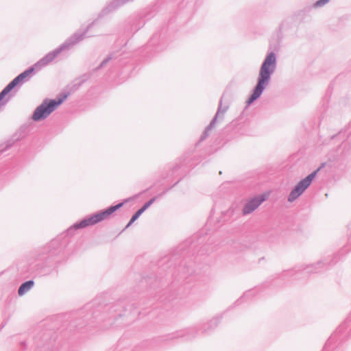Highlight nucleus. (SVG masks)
Wrapping results in <instances>:
<instances>
[{
	"instance_id": "1",
	"label": "nucleus",
	"mask_w": 351,
	"mask_h": 351,
	"mask_svg": "<svg viewBox=\"0 0 351 351\" xmlns=\"http://www.w3.org/2000/svg\"><path fill=\"white\" fill-rule=\"evenodd\" d=\"M276 66V57L274 53H270L263 62L259 72L258 84L253 94L249 98L247 104H250L262 94L266 84H267L270 75L273 73Z\"/></svg>"
},
{
	"instance_id": "2",
	"label": "nucleus",
	"mask_w": 351,
	"mask_h": 351,
	"mask_svg": "<svg viewBox=\"0 0 351 351\" xmlns=\"http://www.w3.org/2000/svg\"><path fill=\"white\" fill-rule=\"evenodd\" d=\"M67 95H65L62 97L56 99L45 100L34 111L32 119L34 121H40L45 119L53 111H54L62 102L66 99Z\"/></svg>"
},
{
	"instance_id": "3",
	"label": "nucleus",
	"mask_w": 351,
	"mask_h": 351,
	"mask_svg": "<svg viewBox=\"0 0 351 351\" xmlns=\"http://www.w3.org/2000/svg\"><path fill=\"white\" fill-rule=\"evenodd\" d=\"M316 173L317 171L311 173L295 186V187L291 191V192L289 194V196L288 197L289 202H291L294 201L305 191V189L311 183L313 179L316 175Z\"/></svg>"
},
{
	"instance_id": "4",
	"label": "nucleus",
	"mask_w": 351,
	"mask_h": 351,
	"mask_svg": "<svg viewBox=\"0 0 351 351\" xmlns=\"http://www.w3.org/2000/svg\"><path fill=\"white\" fill-rule=\"evenodd\" d=\"M269 193H265L247 200L244 204L242 213L248 215L254 211L269 197Z\"/></svg>"
},
{
	"instance_id": "5",
	"label": "nucleus",
	"mask_w": 351,
	"mask_h": 351,
	"mask_svg": "<svg viewBox=\"0 0 351 351\" xmlns=\"http://www.w3.org/2000/svg\"><path fill=\"white\" fill-rule=\"evenodd\" d=\"M121 206L122 204H119L116 206L108 208L107 210L104 211L96 213L92 216L86 218L85 219L87 221L88 226H93L108 218L110 216V215H112L114 211H116L118 208H119Z\"/></svg>"
},
{
	"instance_id": "6",
	"label": "nucleus",
	"mask_w": 351,
	"mask_h": 351,
	"mask_svg": "<svg viewBox=\"0 0 351 351\" xmlns=\"http://www.w3.org/2000/svg\"><path fill=\"white\" fill-rule=\"evenodd\" d=\"M34 71L31 68L23 73H21L16 78H14L0 93V101L6 95L12 88L16 85L23 82L27 77H28Z\"/></svg>"
},
{
	"instance_id": "7",
	"label": "nucleus",
	"mask_w": 351,
	"mask_h": 351,
	"mask_svg": "<svg viewBox=\"0 0 351 351\" xmlns=\"http://www.w3.org/2000/svg\"><path fill=\"white\" fill-rule=\"evenodd\" d=\"M154 198L150 199L148 202H147L141 209H139L131 218L129 223L127 226H130L133 222H134L139 216L147 209L154 202Z\"/></svg>"
},
{
	"instance_id": "8",
	"label": "nucleus",
	"mask_w": 351,
	"mask_h": 351,
	"mask_svg": "<svg viewBox=\"0 0 351 351\" xmlns=\"http://www.w3.org/2000/svg\"><path fill=\"white\" fill-rule=\"evenodd\" d=\"M34 285V282L32 280L27 281L25 283L22 284L19 289V294L20 295H23L25 293L28 291Z\"/></svg>"
},
{
	"instance_id": "9",
	"label": "nucleus",
	"mask_w": 351,
	"mask_h": 351,
	"mask_svg": "<svg viewBox=\"0 0 351 351\" xmlns=\"http://www.w3.org/2000/svg\"><path fill=\"white\" fill-rule=\"evenodd\" d=\"M88 226L87 224L86 220L85 219H84L83 220L80 221V222L73 224L70 228L73 229V230H78V229H81V228H85Z\"/></svg>"
},
{
	"instance_id": "10",
	"label": "nucleus",
	"mask_w": 351,
	"mask_h": 351,
	"mask_svg": "<svg viewBox=\"0 0 351 351\" xmlns=\"http://www.w3.org/2000/svg\"><path fill=\"white\" fill-rule=\"evenodd\" d=\"M53 56L52 55H48L46 57H45L44 58H43L42 60H40L38 64H40V65H44V64H47L49 62H50L51 60H53Z\"/></svg>"
},
{
	"instance_id": "11",
	"label": "nucleus",
	"mask_w": 351,
	"mask_h": 351,
	"mask_svg": "<svg viewBox=\"0 0 351 351\" xmlns=\"http://www.w3.org/2000/svg\"><path fill=\"white\" fill-rule=\"evenodd\" d=\"M329 1H330V0H319L314 4V6L315 7H321V6L325 5L326 3H328Z\"/></svg>"
}]
</instances>
